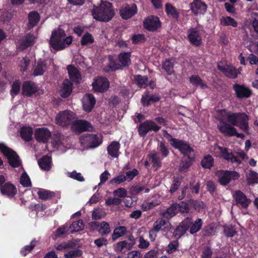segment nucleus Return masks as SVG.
<instances>
[{"label":"nucleus","instance_id":"f257e3e1","mask_svg":"<svg viewBox=\"0 0 258 258\" xmlns=\"http://www.w3.org/2000/svg\"><path fill=\"white\" fill-rule=\"evenodd\" d=\"M215 118L220 121L227 119L233 125H236L246 132L248 131V116L244 113H232L225 109L216 111Z\"/></svg>","mask_w":258,"mask_h":258},{"label":"nucleus","instance_id":"f03ea898","mask_svg":"<svg viewBox=\"0 0 258 258\" xmlns=\"http://www.w3.org/2000/svg\"><path fill=\"white\" fill-rule=\"evenodd\" d=\"M72 42V37L71 36H66L64 31L58 28L52 31L49 44L53 49L60 50L68 46Z\"/></svg>","mask_w":258,"mask_h":258},{"label":"nucleus","instance_id":"7ed1b4c3","mask_svg":"<svg viewBox=\"0 0 258 258\" xmlns=\"http://www.w3.org/2000/svg\"><path fill=\"white\" fill-rule=\"evenodd\" d=\"M93 18L99 21L107 22L114 15V12L110 3L102 2L99 7H94L92 11Z\"/></svg>","mask_w":258,"mask_h":258},{"label":"nucleus","instance_id":"20e7f679","mask_svg":"<svg viewBox=\"0 0 258 258\" xmlns=\"http://www.w3.org/2000/svg\"><path fill=\"white\" fill-rule=\"evenodd\" d=\"M77 118L76 114L73 111L66 110L59 112L55 116V123L62 127L72 125L74 120Z\"/></svg>","mask_w":258,"mask_h":258},{"label":"nucleus","instance_id":"39448f33","mask_svg":"<svg viewBox=\"0 0 258 258\" xmlns=\"http://www.w3.org/2000/svg\"><path fill=\"white\" fill-rule=\"evenodd\" d=\"M0 150L6 156L10 165L13 167H18L21 164V161L15 152L7 147L4 144H0Z\"/></svg>","mask_w":258,"mask_h":258},{"label":"nucleus","instance_id":"423d86ee","mask_svg":"<svg viewBox=\"0 0 258 258\" xmlns=\"http://www.w3.org/2000/svg\"><path fill=\"white\" fill-rule=\"evenodd\" d=\"M171 145L176 149H178L184 156H187L190 159L194 157V151L185 142L176 139H171Z\"/></svg>","mask_w":258,"mask_h":258},{"label":"nucleus","instance_id":"0eeeda50","mask_svg":"<svg viewBox=\"0 0 258 258\" xmlns=\"http://www.w3.org/2000/svg\"><path fill=\"white\" fill-rule=\"evenodd\" d=\"M82 146L85 148H94L101 143L100 137L96 135L88 134L82 136L80 139Z\"/></svg>","mask_w":258,"mask_h":258},{"label":"nucleus","instance_id":"6e6552de","mask_svg":"<svg viewBox=\"0 0 258 258\" xmlns=\"http://www.w3.org/2000/svg\"><path fill=\"white\" fill-rule=\"evenodd\" d=\"M219 183L223 185H226L232 180H235L239 177V174L233 171L219 170L216 172Z\"/></svg>","mask_w":258,"mask_h":258},{"label":"nucleus","instance_id":"1a4fd4ad","mask_svg":"<svg viewBox=\"0 0 258 258\" xmlns=\"http://www.w3.org/2000/svg\"><path fill=\"white\" fill-rule=\"evenodd\" d=\"M202 32L199 27L191 28L187 31V38L190 43L196 46H199L202 43Z\"/></svg>","mask_w":258,"mask_h":258},{"label":"nucleus","instance_id":"9d476101","mask_svg":"<svg viewBox=\"0 0 258 258\" xmlns=\"http://www.w3.org/2000/svg\"><path fill=\"white\" fill-rule=\"evenodd\" d=\"M187 209V204L183 202L180 204H173L163 213V216L165 218H170L174 216L179 211L182 213L186 212Z\"/></svg>","mask_w":258,"mask_h":258},{"label":"nucleus","instance_id":"9b49d317","mask_svg":"<svg viewBox=\"0 0 258 258\" xmlns=\"http://www.w3.org/2000/svg\"><path fill=\"white\" fill-rule=\"evenodd\" d=\"M217 126L220 132L226 136H235L241 138H243L244 137L242 134L237 133L236 128L226 121H220Z\"/></svg>","mask_w":258,"mask_h":258},{"label":"nucleus","instance_id":"f8f14e48","mask_svg":"<svg viewBox=\"0 0 258 258\" xmlns=\"http://www.w3.org/2000/svg\"><path fill=\"white\" fill-rule=\"evenodd\" d=\"M160 129V126H158L153 121L150 120L140 124L138 132L140 136L144 137L150 131L157 132Z\"/></svg>","mask_w":258,"mask_h":258},{"label":"nucleus","instance_id":"ddd939ff","mask_svg":"<svg viewBox=\"0 0 258 258\" xmlns=\"http://www.w3.org/2000/svg\"><path fill=\"white\" fill-rule=\"evenodd\" d=\"M215 151L219 153V154L217 155V156L222 157L228 161L236 163L237 164H239L241 163V161L226 148L217 146L215 148Z\"/></svg>","mask_w":258,"mask_h":258},{"label":"nucleus","instance_id":"4468645a","mask_svg":"<svg viewBox=\"0 0 258 258\" xmlns=\"http://www.w3.org/2000/svg\"><path fill=\"white\" fill-rule=\"evenodd\" d=\"M167 194L163 193L158 194L154 196V199L152 201H145L142 205V208L144 211H147L150 209H153L156 206L159 205L161 202V200L167 197Z\"/></svg>","mask_w":258,"mask_h":258},{"label":"nucleus","instance_id":"2eb2a0df","mask_svg":"<svg viewBox=\"0 0 258 258\" xmlns=\"http://www.w3.org/2000/svg\"><path fill=\"white\" fill-rule=\"evenodd\" d=\"M109 86V82L104 77H97L92 83L93 90L96 92H103L106 91Z\"/></svg>","mask_w":258,"mask_h":258},{"label":"nucleus","instance_id":"dca6fc26","mask_svg":"<svg viewBox=\"0 0 258 258\" xmlns=\"http://www.w3.org/2000/svg\"><path fill=\"white\" fill-rule=\"evenodd\" d=\"M91 225L93 230L96 229L101 235H107L111 232L110 225L105 221L93 222Z\"/></svg>","mask_w":258,"mask_h":258},{"label":"nucleus","instance_id":"f3484780","mask_svg":"<svg viewBox=\"0 0 258 258\" xmlns=\"http://www.w3.org/2000/svg\"><path fill=\"white\" fill-rule=\"evenodd\" d=\"M160 26V22L157 17L151 16L144 21V27L149 31H155Z\"/></svg>","mask_w":258,"mask_h":258},{"label":"nucleus","instance_id":"a211bd4d","mask_svg":"<svg viewBox=\"0 0 258 258\" xmlns=\"http://www.w3.org/2000/svg\"><path fill=\"white\" fill-rule=\"evenodd\" d=\"M90 124L83 120L75 119L72 123V128L76 132H83L86 131H90L91 128Z\"/></svg>","mask_w":258,"mask_h":258},{"label":"nucleus","instance_id":"6ab92c4d","mask_svg":"<svg viewBox=\"0 0 258 258\" xmlns=\"http://www.w3.org/2000/svg\"><path fill=\"white\" fill-rule=\"evenodd\" d=\"M218 68L226 76L229 78L234 79L237 76L236 70L232 66L220 62L218 64Z\"/></svg>","mask_w":258,"mask_h":258},{"label":"nucleus","instance_id":"aec40b11","mask_svg":"<svg viewBox=\"0 0 258 258\" xmlns=\"http://www.w3.org/2000/svg\"><path fill=\"white\" fill-rule=\"evenodd\" d=\"M50 136V132L45 127L37 128L35 131V139L38 142L45 143L49 140Z\"/></svg>","mask_w":258,"mask_h":258},{"label":"nucleus","instance_id":"412c9836","mask_svg":"<svg viewBox=\"0 0 258 258\" xmlns=\"http://www.w3.org/2000/svg\"><path fill=\"white\" fill-rule=\"evenodd\" d=\"M236 204L242 208H246L251 203V200L241 191H236L233 195Z\"/></svg>","mask_w":258,"mask_h":258},{"label":"nucleus","instance_id":"4be33fe9","mask_svg":"<svg viewBox=\"0 0 258 258\" xmlns=\"http://www.w3.org/2000/svg\"><path fill=\"white\" fill-rule=\"evenodd\" d=\"M233 89L238 98H248L251 95V91L244 85L236 84L233 86Z\"/></svg>","mask_w":258,"mask_h":258},{"label":"nucleus","instance_id":"5701e85b","mask_svg":"<svg viewBox=\"0 0 258 258\" xmlns=\"http://www.w3.org/2000/svg\"><path fill=\"white\" fill-rule=\"evenodd\" d=\"M35 39V36L28 34L22 39L18 40L16 41V45L19 49L23 50L33 44Z\"/></svg>","mask_w":258,"mask_h":258},{"label":"nucleus","instance_id":"b1692460","mask_svg":"<svg viewBox=\"0 0 258 258\" xmlns=\"http://www.w3.org/2000/svg\"><path fill=\"white\" fill-rule=\"evenodd\" d=\"M95 103V97L91 94H86L82 99L83 109L86 112H90L94 107Z\"/></svg>","mask_w":258,"mask_h":258},{"label":"nucleus","instance_id":"393cba45","mask_svg":"<svg viewBox=\"0 0 258 258\" xmlns=\"http://www.w3.org/2000/svg\"><path fill=\"white\" fill-rule=\"evenodd\" d=\"M137 11V6L133 4L132 6H125L120 10V15L122 19H128L133 16Z\"/></svg>","mask_w":258,"mask_h":258},{"label":"nucleus","instance_id":"a878e982","mask_svg":"<svg viewBox=\"0 0 258 258\" xmlns=\"http://www.w3.org/2000/svg\"><path fill=\"white\" fill-rule=\"evenodd\" d=\"M191 224V218L188 217L185 219L175 230L174 232L175 236L177 238L180 237L188 229Z\"/></svg>","mask_w":258,"mask_h":258},{"label":"nucleus","instance_id":"bb28decb","mask_svg":"<svg viewBox=\"0 0 258 258\" xmlns=\"http://www.w3.org/2000/svg\"><path fill=\"white\" fill-rule=\"evenodd\" d=\"M47 61L51 62V60L43 61L40 59L34 67L33 75L34 76L42 75L47 69Z\"/></svg>","mask_w":258,"mask_h":258},{"label":"nucleus","instance_id":"cd10ccee","mask_svg":"<svg viewBox=\"0 0 258 258\" xmlns=\"http://www.w3.org/2000/svg\"><path fill=\"white\" fill-rule=\"evenodd\" d=\"M191 9L195 14H203L207 10V6L201 0H195L191 4Z\"/></svg>","mask_w":258,"mask_h":258},{"label":"nucleus","instance_id":"c85d7f7f","mask_svg":"<svg viewBox=\"0 0 258 258\" xmlns=\"http://www.w3.org/2000/svg\"><path fill=\"white\" fill-rule=\"evenodd\" d=\"M37 91V88L33 82H26L23 85L22 92L24 95L30 96L36 93Z\"/></svg>","mask_w":258,"mask_h":258},{"label":"nucleus","instance_id":"c756f323","mask_svg":"<svg viewBox=\"0 0 258 258\" xmlns=\"http://www.w3.org/2000/svg\"><path fill=\"white\" fill-rule=\"evenodd\" d=\"M63 140L64 137L60 135L54 136L51 142L52 146L62 152H65L66 149L62 142Z\"/></svg>","mask_w":258,"mask_h":258},{"label":"nucleus","instance_id":"7c9ffc66","mask_svg":"<svg viewBox=\"0 0 258 258\" xmlns=\"http://www.w3.org/2000/svg\"><path fill=\"white\" fill-rule=\"evenodd\" d=\"M69 75L72 81L79 83L81 80V75L77 68L70 65L67 68Z\"/></svg>","mask_w":258,"mask_h":258},{"label":"nucleus","instance_id":"2f4dec72","mask_svg":"<svg viewBox=\"0 0 258 258\" xmlns=\"http://www.w3.org/2000/svg\"><path fill=\"white\" fill-rule=\"evenodd\" d=\"M1 192L3 195L9 197H12L16 194V189L15 186L11 183H6L1 188Z\"/></svg>","mask_w":258,"mask_h":258},{"label":"nucleus","instance_id":"473e14b6","mask_svg":"<svg viewBox=\"0 0 258 258\" xmlns=\"http://www.w3.org/2000/svg\"><path fill=\"white\" fill-rule=\"evenodd\" d=\"M120 145L118 142H112L107 148L108 153L112 157L116 158L119 155Z\"/></svg>","mask_w":258,"mask_h":258},{"label":"nucleus","instance_id":"72a5a7b5","mask_svg":"<svg viewBox=\"0 0 258 258\" xmlns=\"http://www.w3.org/2000/svg\"><path fill=\"white\" fill-rule=\"evenodd\" d=\"M189 82L195 87H200L202 89H206L208 86L203 81L200 77L197 75H192L189 78Z\"/></svg>","mask_w":258,"mask_h":258},{"label":"nucleus","instance_id":"f704fd0d","mask_svg":"<svg viewBox=\"0 0 258 258\" xmlns=\"http://www.w3.org/2000/svg\"><path fill=\"white\" fill-rule=\"evenodd\" d=\"M72 91V84L68 80L63 81L61 89H60L61 96L66 98L70 95Z\"/></svg>","mask_w":258,"mask_h":258},{"label":"nucleus","instance_id":"c9c22d12","mask_svg":"<svg viewBox=\"0 0 258 258\" xmlns=\"http://www.w3.org/2000/svg\"><path fill=\"white\" fill-rule=\"evenodd\" d=\"M38 164L42 169L45 171H48L52 166L51 159L49 156H43L39 160Z\"/></svg>","mask_w":258,"mask_h":258},{"label":"nucleus","instance_id":"e433bc0d","mask_svg":"<svg viewBox=\"0 0 258 258\" xmlns=\"http://www.w3.org/2000/svg\"><path fill=\"white\" fill-rule=\"evenodd\" d=\"M160 100L157 95L150 96L148 92L145 93L142 98V102L144 106H148L151 102H156Z\"/></svg>","mask_w":258,"mask_h":258},{"label":"nucleus","instance_id":"4c0bfd02","mask_svg":"<svg viewBox=\"0 0 258 258\" xmlns=\"http://www.w3.org/2000/svg\"><path fill=\"white\" fill-rule=\"evenodd\" d=\"M170 227V224L164 219H161L156 221L154 225V228L155 230L159 231L160 230L163 231L167 230Z\"/></svg>","mask_w":258,"mask_h":258},{"label":"nucleus","instance_id":"58836bf2","mask_svg":"<svg viewBox=\"0 0 258 258\" xmlns=\"http://www.w3.org/2000/svg\"><path fill=\"white\" fill-rule=\"evenodd\" d=\"M20 135L24 140L29 141L32 139L33 130L31 127L24 126L21 129Z\"/></svg>","mask_w":258,"mask_h":258},{"label":"nucleus","instance_id":"ea45409f","mask_svg":"<svg viewBox=\"0 0 258 258\" xmlns=\"http://www.w3.org/2000/svg\"><path fill=\"white\" fill-rule=\"evenodd\" d=\"M149 158L151 159L154 170H157L161 164V159H159L158 154L155 152H152L149 154Z\"/></svg>","mask_w":258,"mask_h":258},{"label":"nucleus","instance_id":"a19ab883","mask_svg":"<svg viewBox=\"0 0 258 258\" xmlns=\"http://www.w3.org/2000/svg\"><path fill=\"white\" fill-rule=\"evenodd\" d=\"M126 228L124 226H118L115 228L112 235V238L115 240L120 237L124 235L126 232Z\"/></svg>","mask_w":258,"mask_h":258},{"label":"nucleus","instance_id":"79ce46f5","mask_svg":"<svg viewBox=\"0 0 258 258\" xmlns=\"http://www.w3.org/2000/svg\"><path fill=\"white\" fill-rule=\"evenodd\" d=\"M173 67V62L172 59H166L162 62V68L168 75H171L174 73Z\"/></svg>","mask_w":258,"mask_h":258},{"label":"nucleus","instance_id":"37998d69","mask_svg":"<svg viewBox=\"0 0 258 258\" xmlns=\"http://www.w3.org/2000/svg\"><path fill=\"white\" fill-rule=\"evenodd\" d=\"M131 53L122 52L118 56L119 61L122 66H128L131 63Z\"/></svg>","mask_w":258,"mask_h":258},{"label":"nucleus","instance_id":"c03bdc74","mask_svg":"<svg viewBox=\"0 0 258 258\" xmlns=\"http://www.w3.org/2000/svg\"><path fill=\"white\" fill-rule=\"evenodd\" d=\"M29 27L31 28L35 26L39 21L40 17L38 13L31 12L29 14Z\"/></svg>","mask_w":258,"mask_h":258},{"label":"nucleus","instance_id":"a18cd8bd","mask_svg":"<svg viewBox=\"0 0 258 258\" xmlns=\"http://www.w3.org/2000/svg\"><path fill=\"white\" fill-rule=\"evenodd\" d=\"M84 227V223L82 220H80L74 222L69 227L71 232H77L83 229Z\"/></svg>","mask_w":258,"mask_h":258},{"label":"nucleus","instance_id":"49530a36","mask_svg":"<svg viewBox=\"0 0 258 258\" xmlns=\"http://www.w3.org/2000/svg\"><path fill=\"white\" fill-rule=\"evenodd\" d=\"M247 180L249 184L258 183V173L253 170H250L247 175Z\"/></svg>","mask_w":258,"mask_h":258},{"label":"nucleus","instance_id":"de8ad7c7","mask_svg":"<svg viewBox=\"0 0 258 258\" xmlns=\"http://www.w3.org/2000/svg\"><path fill=\"white\" fill-rule=\"evenodd\" d=\"M132 247L129 245L128 243V242L125 240L121 241L120 242H118L116 246V250L117 251H120L122 253H125V250L124 249H126L127 250H130Z\"/></svg>","mask_w":258,"mask_h":258},{"label":"nucleus","instance_id":"09e8293b","mask_svg":"<svg viewBox=\"0 0 258 258\" xmlns=\"http://www.w3.org/2000/svg\"><path fill=\"white\" fill-rule=\"evenodd\" d=\"M39 198L42 200H46L54 196V193L50 191L40 189L38 191Z\"/></svg>","mask_w":258,"mask_h":258},{"label":"nucleus","instance_id":"8fccbe9b","mask_svg":"<svg viewBox=\"0 0 258 258\" xmlns=\"http://www.w3.org/2000/svg\"><path fill=\"white\" fill-rule=\"evenodd\" d=\"M221 23L224 26H231L233 27L237 26V22L230 17H223L221 20Z\"/></svg>","mask_w":258,"mask_h":258},{"label":"nucleus","instance_id":"3c124183","mask_svg":"<svg viewBox=\"0 0 258 258\" xmlns=\"http://www.w3.org/2000/svg\"><path fill=\"white\" fill-rule=\"evenodd\" d=\"M213 164L214 159L211 155L206 156L202 161V165L205 168L210 169Z\"/></svg>","mask_w":258,"mask_h":258},{"label":"nucleus","instance_id":"603ef678","mask_svg":"<svg viewBox=\"0 0 258 258\" xmlns=\"http://www.w3.org/2000/svg\"><path fill=\"white\" fill-rule=\"evenodd\" d=\"M203 222L201 219H197L191 226L189 231L191 234H194L199 231L202 226Z\"/></svg>","mask_w":258,"mask_h":258},{"label":"nucleus","instance_id":"864d4df0","mask_svg":"<svg viewBox=\"0 0 258 258\" xmlns=\"http://www.w3.org/2000/svg\"><path fill=\"white\" fill-rule=\"evenodd\" d=\"M94 42V38L91 34L87 33L82 38L81 43L82 45H87L92 44Z\"/></svg>","mask_w":258,"mask_h":258},{"label":"nucleus","instance_id":"5fc2aeb1","mask_svg":"<svg viewBox=\"0 0 258 258\" xmlns=\"http://www.w3.org/2000/svg\"><path fill=\"white\" fill-rule=\"evenodd\" d=\"M66 175L67 176L74 179L77 180L79 181L82 182L85 180V179L82 175L81 173L77 172L76 171H73L72 172H68L66 173Z\"/></svg>","mask_w":258,"mask_h":258},{"label":"nucleus","instance_id":"6e6d98bb","mask_svg":"<svg viewBox=\"0 0 258 258\" xmlns=\"http://www.w3.org/2000/svg\"><path fill=\"white\" fill-rule=\"evenodd\" d=\"M21 82L19 80L14 82L11 90V94L13 97L17 95L20 92Z\"/></svg>","mask_w":258,"mask_h":258},{"label":"nucleus","instance_id":"4d7b16f0","mask_svg":"<svg viewBox=\"0 0 258 258\" xmlns=\"http://www.w3.org/2000/svg\"><path fill=\"white\" fill-rule=\"evenodd\" d=\"M166 11L167 15L169 16L172 17L174 18H177L178 17V13L171 5L167 4L166 5Z\"/></svg>","mask_w":258,"mask_h":258},{"label":"nucleus","instance_id":"13d9d810","mask_svg":"<svg viewBox=\"0 0 258 258\" xmlns=\"http://www.w3.org/2000/svg\"><path fill=\"white\" fill-rule=\"evenodd\" d=\"M105 216V212L101 209H95L92 214V218L94 220H98Z\"/></svg>","mask_w":258,"mask_h":258},{"label":"nucleus","instance_id":"bf43d9fd","mask_svg":"<svg viewBox=\"0 0 258 258\" xmlns=\"http://www.w3.org/2000/svg\"><path fill=\"white\" fill-rule=\"evenodd\" d=\"M178 246V242L177 240L171 242L167 246L166 252L168 254L172 253L175 252Z\"/></svg>","mask_w":258,"mask_h":258},{"label":"nucleus","instance_id":"052dcab7","mask_svg":"<svg viewBox=\"0 0 258 258\" xmlns=\"http://www.w3.org/2000/svg\"><path fill=\"white\" fill-rule=\"evenodd\" d=\"M29 63V59L27 56L21 59L19 62V67L21 68V71L22 72L26 71Z\"/></svg>","mask_w":258,"mask_h":258},{"label":"nucleus","instance_id":"680f3d73","mask_svg":"<svg viewBox=\"0 0 258 258\" xmlns=\"http://www.w3.org/2000/svg\"><path fill=\"white\" fill-rule=\"evenodd\" d=\"M20 182L24 186L28 187L31 186V182L29 176L26 172H24L20 178Z\"/></svg>","mask_w":258,"mask_h":258},{"label":"nucleus","instance_id":"e2e57ef3","mask_svg":"<svg viewBox=\"0 0 258 258\" xmlns=\"http://www.w3.org/2000/svg\"><path fill=\"white\" fill-rule=\"evenodd\" d=\"M136 83L140 87H145L148 79L146 77L138 75L135 79Z\"/></svg>","mask_w":258,"mask_h":258},{"label":"nucleus","instance_id":"0e129e2a","mask_svg":"<svg viewBox=\"0 0 258 258\" xmlns=\"http://www.w3.org/2000/svg\"><path fill=\"white\" fill-rule=\"evenodd\" d=\"M75 246V244L72 241L63 242L56 247L57 250H62L64 249L74 248Z\"/></svg>","mask_w":258,"mask_h":258},{"label":"nucleus","instance_id":"69168bd1","mask_svg":"<svg viewBox=\"0 0 258 258\" xmlns=\"http://www.w3.org/2000/svg\"><path fill=\"white\" fill-rule=\"evenodd\" d=\"M157 149L161 154L163 158L166 157L169 153L168 149L163 142H161L158 143Z\"/></svg>","mask_w":258,"mask_h":258},{"label":"nucleus","instance_id":"338daca9","mask_svg":"<svg viewBox=\"0 0 258 258\" xmlns=\"http://www.w3.org/2000/svg\"><path fill=\"white\" fill-rule=\"evenodd\" d=\"M82 254L80 250H70L64 253V257L66 258H76Z\"/></svg>","mask_w":258,"mask_h":258},{"label":"nucleus","instance_id":"774afa93","mask_svg":"<svg viewBox=\"0 0 258 258\" xmlns=\"http://www.w3.org/2000/svg\"><path fill=\"white\" fill-rule=\"evenodd\" d=\"M126 181L125 176L123 174H119L116 177L110 180V183L111 184H118Z\"/></svg>","mask_w":258,"mask_h":258}]
</instances>
